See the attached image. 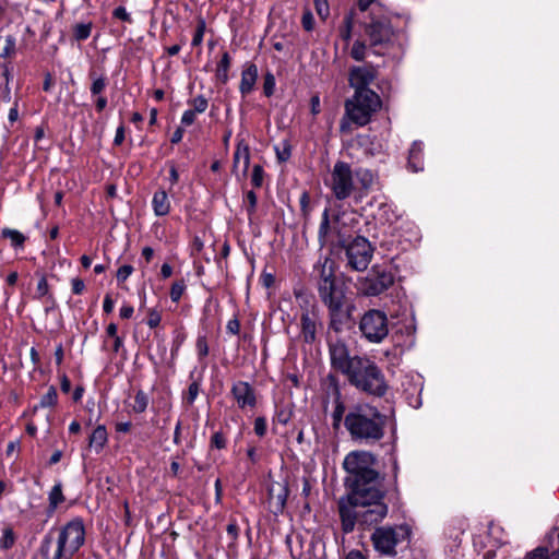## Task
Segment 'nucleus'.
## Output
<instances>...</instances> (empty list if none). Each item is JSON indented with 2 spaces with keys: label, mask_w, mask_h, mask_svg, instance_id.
Returning a JSON list of instances; mask_svg holds the SVG:
<instances>
[{
  "label": "nucleus",
  "mask_w": 559,
  "mask_h": 559,
  "mask_svg": "<svg viewBox=\"0 0 559 559\" xmlns=\"http://www.w3.org/2000/svg\"><path fill=\"white\" fill-rule=\"evenodd\" d=\"M376 459L368 451H353L343 462L348 473L347 483L352 488V499L356 504L369 506L364 518L369 523H378L388 514V507L382 501L383 493L379 488V474L373 468Z\"/></svg>",
  "instance_id": "f257e3e1"
},
{
  "label": "nucleus",
  "mask_w": 559,
  "mask_h": 559,
  "mask_svg": "<svg viewBox=\"0 0 559 559\" xmlns=\"http://www.w3.org/2000/svg\"><path fill=\"white\" fill-rule=\"evenodd\" d=\"M343 421L350 439L365 445L381 441L388 427L393 433L395 430L390 417L369 403H356L349 406Z\"/></svg>",
  "instance_id": "f03ea898"
},
{
  "label": "nucleus",
  "mask_w": 559,
  "mask_h": 559,
  "mask_svg": "<svg viewBox=\"0 0 559 559\" xmlns=\"http://www.w3.org/2000/svg\"><path fill=\"white\" fill-rule=\"evenodd\" d=\"M85 543L83 520L74 518L58 528H50L40 544L43 559H72Z\"/></svg>",
  "instance_id": "7ed1b4c3"
},
{
  "label": "nucleus",
  "mask_w": 559,
  "mask_h": 559,
  "mask_svg": "<svg viewBox=\"0 0 559 559\" xmlns=\"http://www.w3.org/2000/svg\"><path fill=\"white\" fill-rule=\"evenodd\" d=\"M318 290L322 302L329 309L330 326L338 331L347 317L345 310V289L342 283L336 282L333 274V262L328 259L320 270Z\"/></svg>",
  "instance_id": "20e7f679"
},
{
  "label": "nucleus",
  "mask_w": 559,
  "mask_h": 559,
  "mask_svg": "<svg viewBox=\"0 0 559 559\" xmlns=\"http://www.w3.org/2000/svg\"><path fill=\"white\" fill-rule=\"evenodd\" d=\"M364 36L376 55H386L403 46V32L395 29L385 15L370 13L362 22Z\"/></svg>",
  "instance_id": "39448f33"
},
{
  "label": "nucleus",
  "mask_w": 559,
  "mask_h": 559,
  "mask_svg": "<svg viewBox=\"0 0 559 559\" xmlns=\"http://www.w3.org/2000/svg\"><path fill=\"white\" fill-rule=\"evenodd\" d=\"M344 376L353 386L370 395L380 397L388 390L382 371L367 357L354 356V361Z\"/></svg>",
  "instance_id": "423d86ee"
},
{
  "label": "nucleus",
  "mask_w": 559,
  "mask_h": 559,
  "mask_svg": "<svg viewBox=\"0 0 559 559\" xmlns=\"http://www.w3.org/2000/svg\"><path fill=\"white\" fill-rule=\"evenodd\" d=\"M382 102L374 91L355 92L345 102L346 117L357 126H366L373 114L381 108Z\"/></svg>",
  "instance_id": "0eeeda50"
},
{
  "label": "nucleus",
  "mask_w": 559,
  "mask_h": 559,
  "mask_svg": "<svg viewBox=\"0 0 559 559\" xmlns=\"http://www.w3.org/2000/svg\"><path fill=\"white\" fill-rule=\"evenodd\" d=\"M412 530L408 524L394 526H381L374 530L371 540L374 549L381 555L393 557L396 555V548L401 545H407L411 539Z\"/></svg>",
  "instance_id": "6e6552de"
},
{
  "label": "nucleus",
  "mask_w": 559,
  "mask_h": 559,
  "mask_svg": "<svg viewBox=\"0 0 559 559\" xmlns=\"http://www.w3.org/2000/svg\"><path fill=\"white\" fill-rule=\"evenodd\" d=\"M359 330L370 343H381L389 333L386 314L376 309L367 311L360 319Z\"/></svg>",
  "instance_id": "1a4fd4ad"
},
{
  "label": "nucleus",
  "mask_w": 559,
  "mask_h": 559,
  "mask_svg": "<svg viewBox=\"0 0 559 559\" xmlns=\"http://www.w3.org/2000/svg\"><path fill=\"white\" fill-rule=\"evenodd\" d=\"M343 218L344 215L335 216L334 219L331 221L329 216V209L323 211L322 221L318 231L319 241L322 247L334 242L345 246L349 234L341 226Z\"/></svg>",
  "instance_id": "9d476101"
},
{
  "label": "nucleus",
  "mask_w": 559,
  "mask_h": 559,
  "mask_svg": "<svg viewBox=\"0 0 559 559\" xmlns=\"http://www.w3.org/2000/svg\"><path fill=\"white\" fill-rule=\"evenodd\" d=\"M330 188L337 200H345L352 194L354 173L347 163H335L331 171Z\"/></svg>",
  "instance_id": "9b49d317"
},
{
  "label": "nucleus",
  "mask_w": 559,
  "mask_h": 559,
  "mask_svg": "<svg viewBox=\"0 0 559 559\" xmlns=\"http://www.w3.org/2000/svg\"><path fill=\"white\" fill-rule=\"evenodd\" d=\"M346 257L348 264L356 271L367 269L372 257V248L367 238L357 236L352 242L346 245Z\"/></svg>",
  "instance_id": "f8f14e48"
},
{
  "label": "nucleus",
  "mask_w": 559,
  "mask_h": 559,
  "mask_svg": "<svg viewBox=\"0 0 559 559\" xmlns=\"http://www.w3.org/2000/svg\"><path fill=\"white\" fill-rule=\"evenodd\" d=\"M394 282L391 272L373 267L368 276L360 282L359 289L366 296H378L385 292Z\"/></svg>",
  "instance_id": "ddd939ff"
},
{
  "label": "nucleus",
  "mask_w": 559,
  "mask_h": 559,
  "mask_svg": "<svg viewBox=\"0 0 559 559\" xmlns=\"http://www.w3.org/2000/svg\"><path fill=\"white\" fill-rule=\"evenodd\" d=\"M378 75L377 68L372 66H360L350 69L348 82L355 92L372 91L369 86Z\"/></svg>",
  "instance_id": "4468645a"
},
{
  "label": "nucleus",
  "mask_w": 559,
  "mask_h": 559,
  "mask_svg": "<svg viewBox=\"0 0 559 559\" xmlns=\"http://www.w3.org/2000/svg\"><path fill=\"white\" fill-rule=\"evenodd\" d=\"M369 206L374 209L372 216L380 225L391 226L399 218L393 204L389 203L384 197H374Z\"/></svg>",
  "instance_id": "2eb2a0df"
},
{
  "label": "nucleus",
  "mask_w": 559,
  "mask_h": 559,
  "mask_svg": "<svg viewBox=\"0 0 559 559\" xmlns=\"http://www.w3.org/2000/svg\"><path fill=\"white\" fill-rule=\"evenodd\" d=\"M329 352L332 367L344 374L354 361V356H349L346 344L341 340H336L330 343Z\"/></svg>",
  "instance_id": "dca6fc26"
},
{
  "label": "nucleus",
  "mask_w": 559,
  "mask_h": 559,
  "mask_svg": "<svg viewBox=\"0 0 559 559\" xmlns=\"http://www.w3.org/2000/svg\"><path fill=\"white\" fill-rule=\"evenodd\" d=\"M231 394L239 408H253L257 404L254 389L247 381H237L231 386Z\"/></svg>",
  "instance_id": "f3484780"
},
{
  "label": "nucleus",
  "mask_w": 559,
  "mask_h": 559,
  "mask_svg": "<svg viewBox=\"0 0 559 559\" xmlns=\"http://www.w3.org/2000/svg\"><path fill=\"white\" fill-rule=\"evenodd\" d=\"M349 500L355 510H352L350 508L345 506L340 507V515L342 519L343 531L345 533L352 532L354 530L355 521L357 518H360L364 523L371 525L372 523L367 522L364 518V513L369 509V506L354 503L352 496L349 497Z\"/></svg>",
  "instance_id": "a211bd4d"
},
{
  "label": "nucleus",
  "mask_w": 559,
  "mask_h": 559,
  "mask_svg": "<svg viewBox=\"0 0 559 559\" xmlns=\"http://www.w3.org/2000/svg\"><path fill=\"white\" fill-rule=\"evenodd\" d=\"M288 489L283 484L276 483L269 488V503L274 513L282 512L285 508Z\"/></svg>",
  "instance_id": "6ab92c4d"
},
{
  "label": "nucleus",
  "mask_w": 559,
  "mask_h": 559,
  "mask_svg": "<svg viewBox=\"0 0 559 559\" xmlns=\"http://www.w3.org/2000/svg\"><path fill=\"white\" fill-rule=\"evenodd\" d=\"M250 164L249 145L243 139L237 141L236 151L234 153V170L246 175Z\"/></svg>",
  "instance_id": "aec40b11"
},
{
  "label": "nucleus",
  "mask_w": 559,
  "mask_h": 559,
  "mask_svg": "<svg viewBox=\"0 0 559 559\" xmlns=\"http://www.w3.org/2000/svg\"><path fill=\"white\" fill-rule=\"evenodd\" d=\"M318 317L314 312L306 311L301 314V335L306 343H313L317 334Z\"/></svg>",
  "instance_id": "412c9836"
},
{
  "label": "nucleus",
  "mask_w": 559,
  "mask_h": 559,
  "mask_svg": "<svg viewBox=\"0 0 559 559\" xmlns=\"http://www.w3.org/2000/svg\"><path fill=\"white\" fill-rule=\"evenodd\" d=\"M258 80V68L253 63L247 64L241 72L239 92L242 96L250 94L255 86Z\"/></svg>",
  "instance_id": "4be33fe9"
},
{
  "label": "nucleus",
  "mask_w": 559,
  "mask_h": 559,
  "mask_svg": "<svg viewBox=\"0 0 559 559\" xmlns=\"http://www.w3.org/2000/svg\"><path fill=\"white\" fill-rule=\"evenodd\" d=\"M35 298L41 300L43 302H45L47 305L46 311H48L49 309H52L56 306V300H55L52 294L50 293V287H49L46 276H41L39 278V281L37 283V287H36Z\"/></svg>",
  "instance_id": "5701e85b"
},
{
  "label": "nucleus",
  "mask_w": 559,
  "mask_h": 559,
  "mask_svg": "<svg viewBox=\"0 0 559 559\" xmlns=\"http://www.w3.org/2000/svg\"><path fill=\"white\" fill-rule=\"evenodd\" d=\"M423 146L421 142L415 141L409 148L408 167L414 173L420 171L424 168Z\"/></svg>",
  "instance_id": "b1692460"
},
{
  "label": "nucleus",
  "mask_w": 559,
  "mask_h": 559,
  "mask_svg": "<svg viewBox=\"0 0 559 559\" xmlns=\"http://www.w3.org/2000/svg\"><path fill=\"white\" fill-rule=\"evenodd\" d=\"M152 206L155 215L157 216H165L169 213L170 202L166 191L159 190L154 193Z\"/></svg>",
  "instance_id": "393cba45"
},
{
  "label": "nucleus",
  "mask_w": 559,
  "mask_h": 559,
  "mask_svg": "<svg viewBox=\"0 0 559 559\" xmlns=\"http://www.w3.org/2000/svg\"><path fill=\"white\" fill-rule=\"evenodd\" d=\"M108 435L104 425H98L90 437V447L94 448L96 453H99L107 443Z\"/></svg>",
  "instance_id": "a878e982"
},
{
  "label": "nucleus",
  "mask_w": 559,
  "mask_h": 559,
  "mask_svg": "<svg viewBox=\"0 0 559 559\" xmlns=\"http://www.w3.org/2000/svg\"><path fill=\"white\" fill-rule=\"evenodd\" d=\"M354 176L362 190H368L373 187L377 181V176L367 168H357Z\"/></svg>",
  "instance_id": "bb28decb"
},
{
  "label": "nucleus",
  "mask_w": 559,
  "mask_h": 559,
  "mask_svg": "<svg viewBox=\"0 0 559 559\" xmlns=\"http://www.w3.org/2000/svg\"><path fill=\"white\" fill-rule=\"evenodd\" d=\"M16 38L13 35L0 37V58L11 59L16 55Z\"/></svg>",
  "instance_id": "cd10ccee"
},
{
  "label": "nucleus",
  "mask_w": 559,
  "mask_h": 559,
  "mask_svg": "<svg viewBox=\"0 0 559 559\" xmlns=\"http://www.w3.org/2000/svg\"><path fill=\"white\" fill-rule=\"evenodd\" d=\"M64 501V496L62 492V484L58 481L53 485L51 490L48 493V513H53L60 503Z\"/></svg>",
  "instance_id": "c85d7f7f"
},
{
  "label": "nucleus",
  "mask_w": 559,
  "mask_h": 559,
  "mask_svg": "<svg viewBox=\"0 0 559 559\" xmlns=\"http://www.w3.org/2000/svg\"><path fill=\"white\" fill-rule=\"evenodd\" d=\"M354 26L355 12L350 11L344 16L342 26L340 27V35L347 45L352 39Z\"/></svg>",
  "instance_id": "c756f323"
},
{
  "label": "nucleus",
  "mask_w": 559,
  "mask_h": 559,
  "mask_svg": "<svg viewBox=\"0 0 559 559\" xmlns=\"http://www.w3.org/2000/svg\"><path fill=\"white\" fill-rule=\"evenodd\" d=\"M230 67V57L228 52H224L222 59L217 63L216 68V78L222 83H226L228 81V71Z\"/></svg>",
  "instance_id": "7c9ffc66"
},
{
  "label": "nucleus",
  "mask_w": 559,
  "mask_h": 559,
  "mask_svg": "<svg viewBox=\"0 0 559 559\" xmlns=\"http://www.w3.org/2000/svg\"><path fill=\"white\" fill-rule=\"evenodd\" d=\"M2 236L10 239L12 247L23 248L26 237L16 229L4 228L2 229Z\"/></svg>",
  "instance_id": "2f4dec72"
},
{
  "label": "nucleus",
  "mask_w": 559,
  "mask_h": 559,
  "mask_svg": "<svg viewBox=\"0 0 559 559\" xmlns=\"http://www.w3.org/2000/svg\"><path fill=\"white\" fill-rule=\"evenodd\" d=\"M369 48V44L367 45L366 41L357 39L354 41L349 55L354 60L362 61L367 57Z\"/></svg>",
  "instance_id": "473e14b6"
},
{
  "label": "nucleus",
  "mask_w": 559,
  "mask_h": 559,
  "mask_svg": "<svg viewBox=\"0 0 559 559\" xmlns=\"http://www.w3.org/2000/svg\"><path fill=\"white\" fill-rule=\"evenodd\" d=\"M58 402V393L55 386H50L47 392L41 396L38 405L34 407V411H37L38 407L46 408L52 407Z\"/></svg>",
  "instance_id": "72a5a7b5"
},
{
  "label": "nucleus",
  "mask_w": 559,
  "mask_h": 559,
  "mask_svg": "<svg viewBox=\"0 0 559 559\" xmlns=\"http://www.w3.org/2000/svg\"><path fill=\"white\" fill-rule=\"evenodd\" d=\"M148 405V396L144 391H138L134 396V403L132 409L136 414L145 412Z\"/></svg>",
  "instance_id": "f704fd0d"
},
{
  "label": "nucleus",
  "mask_w": 559,
  "mask_h": 559,
  "mask_svg": "<svg viewBox=\"0 0 559 559\" xmlns=\"http://www.w3.org/2000/svg\"><path fill=\"white\" fill-rule=\"evenodd\" d=\"M206 31V22L203 17H199L197 22V27L192 37L191 45L193 47L200 46L203 41V37Z\"/></svg>",
  "instance_id": "c9c22d12"
},
{
  "label": "nucleus",
  "mask_w": 559,
  "mask_h": 559,
  "mask_svg": "<svg viewBox=\"0 0 559 559\" xmlns=\"http://www.w3.org/2000/svg\"><path fill=\"white\" fill-rule=\"evenodd\" d=\"M188 104L191 107L190 109L197 114H203L209 107V102L203 95L192 98Z\"/></svg>",
  "instance_id": "e433bc0d"
},
{
  "label": "nucleus",
  "mask_w": 559,
  "mask_h": 559,
  "mask_svg": "<svg viewBox=\"0 0 559 559\" xmlns=\"http://www.w3.org/2000/svg\"><path fill=\"white\" fill-rule=\"evenodd\" d=\"M526 559H558L555 552L549 554L547 547L540 546L535 548L533 551L526 554Z\"/></svg>",
  "instance_id": "4c0bfd02"
},
{
  "label": "nucleus",
  "mask_w": 559,
  "mask_h": 559,
  "mask_svg": "<svg viewBox=\"0 0 559 559\" xmlns=\"http://www.w3.org/2000/svg\"><path fill=\"white\" fill-rule=\"evenodd\" d=\"M92 24L91 23H81L75 25L73 35L76 40H85L91 36Z\"/></svg>",
  "instance_id": "58836bf2"
},
{
  "label": "nucleus",
  "mask_w": 559,
  "mask_h": 559,
  "mask_svg": "<svg viewBox=\"0 0 559 559\" xmlns=\"http://www.w3.org/2000/svg\"><path fill=\"white\" fill-rule=\"evenodd\" d=\"M275 152L277 159L280 162L288 160L292 155V148L288 141H283L280 144L275 145Z\"/></svg>",
  "instance_id": "ea45409f"
},
{
  "label": "nucleus",
  "mask_w": 559,
  "mask_h": 559,
  "mask_svg": "<svg viewBox=\"0 0 559 559\" xmlns=\"http://www.w3.org/2000/svg\"><path fill=\"white\" fill-rule=\"evenodd\" d=\"M186 290V284L183 281L175 282L170 288V299L174 302H178Z\"/></svg>",
  "instance_id": "a19ab883"
},
{
  "label": "nucleus",
  "mask_w": 559,
  "mask_h": 559,
  "mask_svg": "<svg viewBox=\"0 0 559 559\" xmlns=\"http://www.w3.org/2000/svg\"><path fill=\"white\" fill-rule=\"evenodd\" d=\"M15 542L14 533L11 528H4L2 532V536L0 538V547L2 549H9L13 546Z\"/></svg>",
  "instance_id": "79ce46f5"
},
{
  "label": "nucleus",
  "mask_w": 559,
  "mask_h": 559,
  "mask_svg": "<svg viewBox=\"0 0 559 559\" xmlns=\"http://www.w3.org/2000/svg\"><path fill=\"white\" fill-rule=\"evenodd\" d=\"M264 170L260 165H254L251 174V183L255 188H260L263 185Z\"/></svg>",
  "instance_id": "37998d69"
},
{
  "label": "nucleus",
  "mask_w": 559,
  "mask_h": 559,
  "mask_svg": "<svg viewBox=\"0 0 559 559\" xmlns=\"http://www.w3.org/2000/svg\"><path fill=\"white\" fill-rule=\"evenodd\" d=\"M275 84H276L275 76L271 72H267L264 75V82H263V92H264L265 96L270 97L273 95L274 90H275Z\"/></svg>",
  "instance_id": "c03bdc74"
},
{
  "label": "nucleus",
  "mask_w": 559,
  "mask_h": 559,
  "mask_svg": "<svg viewBox=\"0 0 559 559\" xmlns=\"http://www.w3.org/2000/svg\"><path fill=\"white\" fill-rule=\"evenodd\" d=\"M162 321L160 312L156 308L148 309L146 324L154 329L159 325Z\"/></svg>",
  "instance_id": "a18cd8bd"
},
{
  "label": "nucleus",
  "mask_w": 559,
  "mask_h": 559,
  "mask_svg": "<svg viewBox=\"0 0 559 559\" xmlns=\"http://www.w3.org/2000/svg\"><path fill=\"white\" fill-rule=\"evenodd\" d=\"M211 447L218 450L226 448L227 440L222 431H216L211 437Z\"/></svg>",
  "instance_id": "49530a36"
},
{
  "label": "nucleus",
  "mask_w": 559,
  "mask_h": 559,
  "mask_svg": "<svg viewBox=\"0 0 559 559\" xmlns=\"http://www.w3.org/2000/svg\"><path fill=\"white\" fill-rule=\"evenodd\" d=\"M106 87V79L104 76H99L93 80L91 85V93L93 95L100 94Z\"/></svg>",
  "instance_id": "de8ad7c7"
},
{
  "label": "nucleus",
  "mask_w": 559,
  "mask_h": 559,
  "mask_svg": "<svg viewBox=\"0 0 559 559\" xmlns=\"http://www.w3.org/2000/svg\"><path fill=\"white\" fill-rule=\"evenodd\" d=\"M266 428H267V424H266V419L264 417H257L254 419V432L257 436L259 437H263L265 433H266Z\"/></svg>",
  "instance_id": "09e8293b"
},
{
  "label": "nucleus",
  "mask_w": 559,
  "mask_h": 559,
  "mask_svg": "<svg viewBox=\"0 0 559 559\" xmlns=\"http://www.w3.org/2000/svg\"><path fill=\"white\" fill-rule=\"evenodd\" d=\"M197 352L200 359L204 358L209 354V346L205 337H198L197 340Z\"/></svg>",
  "instance_id": "8fccbe9b"
},
{
  "label": "nucleus",
  "mask_w": 559,
  "mask_h": 559,
  "mask_svg": "<svg viewBox=\"0 0 559 559\" xmlns=\"http://www.w3.org/2000/svg\"><path fill=\"white\" fill-rule=\"evenodd\" d=\"M301 24H302V27L306 31H308V32L313 29V27H314V17H313V14L310 11H306L302 14Z\"/></svg>",
  "instance_id": "3c124183"
},
{
  "label": "nucleus",
  "mask_w": 559,
  "mask_h": 559,
  "mask_svg": "<svg viewBox=\"0 0 559 559\" xmlns=\"http://www.w3.org/2000/svg\"><path fill=\"white\" fill-rule=\"evenodd\" d=\"M112 15H114V17L121 20V21H124L128 23L132 22L130 13L127 11V9L124 7H117L114 10Z\"/></svg>",
  "instance_id": "603ef678"
},
{
  "label": "nucleus",
  "mask_w": 559,
  "mask_h": 559,
  "mask_svg": "<svg viewBox=\"0 0 559 559\" xmlns=\"http://www.w3.org/2000/svg\"><path fill=\"white\" fill-rule=\"evenodd\" d=\"M133 272V267L129 264H124L120 266L117 271V280L119 282H124Z\"/></svg>",
  "instance_id": "864d4df0"
},
{
  "label": "nucleus",
  "mask_w": 559,
  "mask_h": 559,
  "mask_svg": "<svg viewBox=\"0 0 559 559\" xmlns=\"http://www.w3.org/2000/svg\"><path fill=\"white\" fill-rule=\"evenodd\" d=\"M314 5L317 13L322 17L325 19L329 15V4L326 0H314Z\"/></svg>",
  "instance_id": "5fc2aeb1"
},
{
  "label": "nucleus",
  "mask_w": 559,
  "mask_h": 559,
  "mask_svg": "<svg viewBox=\"0 0 559 559\" xmlns=\"http://www.w3.org/2000/svg\"><path fill=\"white\" fill-rule=\"evenodd\" d=\"M344 412H345V408H344L343 403H341V402L337 403V405L335 406V409L333 411V414H332L334 426H336L338 423H341L343 417H345Z\"/></svg>",
  "instance_id": "6e6d98bb"
},
{
  "label": "nucleus",
  "mask_w": 559,
  "mask_h": 559,
  "mask_svg": "<svg viewBox=\"0 0 559 559\" xmlns=\"http://www.w3.org/2000/svg\"><path fill=\"white\" fill-rule=\"evenodd\" d=\"M197 112L191 110L190 108L185 110L181 116V123L183 126H191L195 121Z\"/></svg>",
  "instance_id": "4d7b16f0"
},
{
  "label": "nucleus",
  "mask_w": 559,
  "mask_h": 559,
  "mask_svg": "<svg viewBox=\"0 0 559 559\" xmlns=\"http://www.w3.org/2000/svg\"><path fill=\"white\" fill-rule=\"evenodd\" d=\"M246 201L248 202L247 211L249 214H252L255 211L257 206V195L253 191H249L246 195Z\"/></svg>",
  "instance_id": "13d9d810"
},
{
  "label": "nucleus",
  "mask_w": 559,
  "mask_h": 559,
  "mask_svg": "<svg viewBox=\"0 0 559 559\" xmlns=\"http://www.w3.org/2000/svg\"><path fill=\"white\" fill-rule=\"evenodd\" d=\"M134 313L133 306L129 304H123L119 310V316L121 319H130Z\"/></svg>",
  "instance_id": "bf43d9fd"
},
{
  "label": "nucleus",
  "mask_w": 559,
  "mask_h": 559,
  "mask_svg": "<svg viewBox=\"0 0 559 559\" xmlns=\"http://www.w3.org/2000/svg\"><path fill=\"white\" fill-rule=\"evenodd\" d=\"M199 394V384L197 382H192L188 388V402L192 404Z\"/></svg>",
  "instance_id": "052dcab7"
},
{
  "label": "nucleus",
  "mask_w": 559,
  "mask_h": 559,
  "mask_svg": "<svg viewBox=\"0 0 559 559\" xmlns=\"http://www.w3.org/2000/svg\"><path fill=\"white\" fill-rule=\"evenodd\" d=\"M71 285L72 292L75 295H81L85 289V284L81 278H73Z\"/></svg>",
  "instance_id": "680f3d73"
},
{
  "label": "nucleus",
  "mask_w": 559,
  "mask_h": 559,
  "mask_svg": "<svg viewBox=\"0 0 559 559\" xmlns=\"http://www.w3.org/2000/svg\"><path fill=\"white\" fill-rule=\"evenodd\" d=\"M226 329L229 333L237 335L240 331V323L238 319L234 318L227 322Z\"/></svg>",
  "instance_id": "e2e57ef3"
},
{
  "label": "nucleus",
  "mask_w": 559,
  "mask_h": 559,
  "mask_svg": "<svg viewBox=\"0 0 559 559\" xmlns=\"http://www.w3.org/2000/svg\"><path fill=\"white\" fill-rule=\"evenodd\" d=\"M114 307H115V301H114L112 297L110 296V294H107L103 301L104 312H106V313L112 312Z\"/></svg>",
  "instance_id": "0e129e2a"
},
{
  "label": "nucleus",
  "mask_w": 559,
  "mask_h": 559,
  "mask_svg": "<svg viewBox=\"0 0 559 559\" xmlns=\"http://www.w3.org/2000/svg\"><path fill=\"white\" fill-rule=\"evenodd\" d=\"M226 531H227V534L231 537V539H234V540L237 539L239 528H238L236 521H231L227 525Z\"/></svg>",
  "instance_id": "69168bd1"
},
{
  "label": "nucleus",
  "mask_w": 559,
  "mask_h": 559,
  "mask_svg": "<svg viewBox=\"0 0 559 559\" xmlns=\"http://www.w3.org/2000/svg\"><path fill=\"white\" fill-rule=\"evenodd\" d=\"M124 141V127L121 124L117 128L114 144L121 145Z\"/></svg>",
  "instance_id": "338daca9"
},
{
  "label": "nucleus",
  "mask_w": 559,
  "mask_h": 559,
  "mask_svg": "<svg viewBox=\"0 0 559 559\" xmlns=\"http://www.w3.org/2000/svg\"><path fill=\"white\" fill-rule=\"evenodd\" d=\"M168 180H169V183H170V188L173 186H175L179 181V174H178L177 168L174 165H171L170 168H169Z\"/></svg>",
  "instance_id": "774afa93"
}]
</instances>
